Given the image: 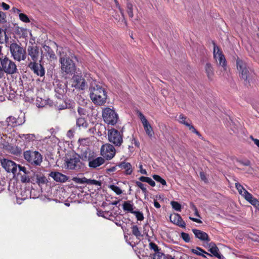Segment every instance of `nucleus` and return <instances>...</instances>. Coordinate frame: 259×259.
<instances>
[{
	"label": "nucleus",
	"instance_id": "nucleus-1",
	"mask_svg": "<svg viewBox=\"0 0 259 259\" xmlns=\"http://www.w3.org/2000/svg\"><path fill=\"white\" fill-rule=\"evenodd\" d=\"M90 98L93 102L97 105L102 106L106 102L107 93L105 88L97 84L91 89Z\"/></svg>",
	"mask_w": 259,
	"mask_h": 259
},
{
	"label": "nucleus",
	"instance_id": "nucleus-2",
	"mask_svg": "<svg viewBox=\"0 0 259 259\" xmlns=\"http://www.w3.org/2000/svg\"><path fill=\"white\" fill-rule=\"evenodd\" d=\"M236 67L240 78L249 84L255 75L253 71L247 65L243 60L239 58L236 59Z\"/></svg>",
	"mask_w": 259,
	"mask_h": 259
},
{
	"label": "nucleus",
	"instance_id": "nucleus-3",
	"mask_svg": "<svg viewBox=\"0 0 259 259\" xmlns=\"http://www.w3.org/2000/svg\"><path fill=\"white\" fill-rule=\"evenodd\" d=\"M9 50L11 57L19 62L25 61L27 58V52L26 48L21 43H17L15 41L11 42L9 46Z\"/></svg>",
	"mask_w": 259,
	"mask_h": 259
},
{
	"label": "nucleus",
	"instance_id": "nucleus-4",
	"mask_svg": "<svg viewBox=\"0 0 259 259\" xmlns=\"http://www.w3.org/2000/svg\"><path fill=\"white\" fill-rule=\"evenodd\" d=\"M65 162L68 169L76 171H83L86 168L85 163L81 161L78 154L74 153L66 158Z\"/></svg>",
	"mask_w": 259,
	"mask_h": 259
},
{
	"label": "nucleus",
	"instance_id": "nucleus-5",
	"mask_svg": "<svg viewBox=\"0 0 259 259\" xmlns=\"http://www.w3.org/2000/svg\"><path fill=\"white\" fill-rule=\"evenodd\" d=\"M23 157L28 163L34 166H40L43 159L42 155L38 151L33 150L24 151Z\"/></svg>",
	"mask_w": 259,
	"mask_h": 259
},
{
	"label": "nucleus",
	"instance_id": "nucleus-6",
	"mask_svg": "<svg viewBox=\"0 0 259 259\" xmlns=\"http://www.w3.org/2000/svg\"><path fill=\"white\" fill-rule=\"evenodd\" d=\"M61 64V69L66 74L72 75L76 71V66L73 61L66 55L61 56L59 59Z\"/></svg>",
	"mask_w": 259,
	"mask_h": 259
},
{
	"label": "nucleus",
	"instance_id": "nucleus-7",
	"mask_svg": "<svg viewBox=\"0 0 259 259\" xmlns=\"http://www.w3.org/2000/svg\"><path fill=\"white\" fill-rule=\"evenodd\" d=\"M0 63L4 73L7 74H13L18 72L17 65L15 62L7 56H0Z\"/></svg>",
	"mask_w": 259,
	"mask_h": 259
},
{
	"label": "nucleus",
	"instance_id": "nucleus-8",
	"mask_svg": "<svg viewBox=\"0 0 259 259\" xmlns=\"http://www.w3.org/2000/svg\"><path fill=\"white\" fill-rule=\"evenodd\" d=\"M104 121L108 124L115 125L118 121V116L115 111L109 107L105 108L102 112Z\"/></svg>",
	"mask_w": 259,
	"mask_h": 259
},
{
	"label": "nucleus",
	"instance_id": "nucleus-9",
	"mask_svg": "<svg viewBox=\"0 0 259 259\" xmlns=\"http://www.w3.org/2000/svg\"><path fill=\"white\" fill-rule=\"evenodd\" d=\"M108 138L110 142L116 146H120L123 142L122 133L115 128L108 130Z\"/></svg>",
	"mask_w": 259,
	"mask_h": 259
},
{
	"label": "nucleus",
	"instance_id": "nucleus-10",
	"mask_svg": "<svg viewBox=\"0 0 259 259\" xmlns=\"http://www.w3.org/2000/svg\"><path fill=\"white\" fill-rule=\"evenodd\" d=\"M101 154L104 159L110 160L115 156V149L110 144L103 145L101 148Z\"/></svg>",
	"mask_w": 259,
	"mask_h": 259
},
{
	"label": "nucleus",
	"instance_id": "nucleus-11",
	"mask_svg": "<svg viewBox=\"0 0 259 259\" xmlns=\"http://www.w3.org/2000/svg\"><path fill=\"white\" fill-rule=\"evenodd\" d=\"M213 57L216 62L219 61L218 64L226 70L227 62L225 56L221 49L213 43Z\"/></svg>",
	"mask_w": 259,
	"mask_h": 259
},
{
	"label": "nucleus",
	"instance_id": "nucleus-12",
	"mask_svg": "<svg viewBox=\"0 0 259 259\" xmlns=\"http://www.w3.org/2000/svg\"><path fill=\"white\" fill-rule=\"evenodd\" d=\"M43 56L41 55L39 63L37 61L30 62L28 67L33 72V73L38 76H43L45 74V70L43 66L40 64L41 61L43 59Z\"/></svg>",
	"mask_w": 259,
	"mask_h": 259
},
{
	"label": "nucleus",
	"instance_id": "nucleus-13",
	"mask_svg": "<svg viewBox=\"0 0 259 259\" xmlns=\"http://www.w3.org/2000/svg\"><path fill=\"white\" fill-rule=\"evenodd\" d=\"M72 86L76 89L84 90L87 86L85 79L81 75H74L72 78Z\"/></svg>",
	"mask_w": 259,
	"mask_h": 259
},
{
	"label": "nucleus",
	"instance_id": "nucleus-14",
	"mask_svg": "<svg viewBox=\"0 0 259 259\" xmlns=\"http://www.w3.org/2000/svg\"><path fill=\"white\" fill-rule=\"evenodd\" d=\"M95 154V153L91 150L88 147H85L84 149H81L80 153L78 154L81 161L85 163V162L88 161L89 162L93 156Z\"/></svg>",
	"mask_w": 259,
	"mask_h": 259
},
{
	"label": "nucleus",
	"instance_id": "nucleus-15",
	"mask_svg": "<svg viewBox=\"0 0 259 259\" xmlns=\"http://www.w3.org/2000/svg\"><path fill=\"white\" fill-rule=\"evenodd\" d=\"M2 165L6 171L15 174L17 171V164L14 161L4 159L2 161Z\"/></svg>",
	"mask_w": 259,
	"mask_h": 259
},
{
	"label": "nucleus",
	"instance_id": "nucleus-16",
	"mask_svg": "<svg viewBox=\"0 0 259 259\" xmlns=\"http://www.w3.org/2000/svg\"><path fill=\"white\" fill-rule=\"evenodd\" d=\"M138 116L140 118L146 134L150 137H152L154 134L152 126L146 119L145 116L141 112H138Z\"/></svg>",
	"mask_w": 259,
	"mask_h": 259
},
{
	"label": "nucleus",
	"instance_id": "nucleus-17",
	"mask_svg": "<svg viewBox=\"0 0 259 259\" xmlns=\"http://www.w3.org/2000/svg\"><path fill=\"white\" fill-rule=\"evenodd\" d=\"M28 55L30 57L32 62L37 61L39 56V48L37 46H29L27 48Z\"/></svg>",
	"mask_w": 259,
	"mask_h": 259
},
{
	"label": "nucleus",
	"instance_id": "nucleus-18",
	"mask_svg": "<svg viewBox=\"0 0 259 259\" xmlns=\"http://www.w3.org/2000/svg\"><path fill=\"white\" fill-rule=\"evenodd\" d=\"M105 162V159L102 157H96L95 154L89 162V166L92 168H96Z\"/></svg>",
	"mask_w": 259,
	"mask_h": 259
},
{
	"label": "nucleus",
	"instance_id": "nucleus-19",
	"mask_svg": "<svg viewBox=\"0 0 259 259\" xmlns=\"http://www.w3.org/2000/svg\"><path fill=\"white\" fill-rule=\"evenodd\" d=\"M192 232L195 235V237L197 238L200 240L207 242L210 241V239L206 233L197 229H192Z\"/></svg>",
	"mask_w": 259,
	"mask_h": 259
},
{
	"label": "nucleus",
	"instance_id": "nucleus-20",
	"mask_svg": "<svg viewBox=\"0 0 259 259\" xmlns=\"http://www.w3.org/2000/svg\"><path fill=\"white\" fill-rule=\"evenodd\" d=\"M4 147L5 149L7 150L10 153L17 156H20L22 153V149L17 146L7 144L4 146Z\"/></svg>",
	"mask_w": 259,
	"mask_h": 259
},
{
	"label": "nucleus",
	"instance_id": "nucleus-21",
	"mask_svg": "<svg viewBox=\"0 0 259 259\" xmlns=\"http://www.w3.org/2000/svg\"><path fill=\"white\" fill-rule=\"evenodd\" d=\"M49 176L58 182L63 183L68 180L66 175L57 171H52L50 173Z\"/></svg>",
	"mask_w": 259,
	"mask_h": 259
},
{
	"label": "nucleus",
	"instance_id": "nucleus-22",
	"mask_svg": "<svg viewBox=\"0 0 259 259\" xmlns=\"http://www.w3.org/2000/svg\"><path fill=\"white\" fill-rule=\"evenodd\" d=\"M207 246L209 248L208 251L210 252L212 256L213 255L219 259L221 258L222 255L219 252L218 247L214 242H211L208 243Z\"/></svg>",
	"mask_w": 259,
	"mask_h": 259
},
{
	"label": "nucleus",
	"instance_id": "nucleus-23",
	"mask_svg": "<svg viewBox=\"0 0 259 259\" xmlns=\"http://www.w3.org/2000/svg\"><path fill=\"white\" fill-rule=\"evenodd\" d=\"M171 222L180 227L185 228L186 223L179 214H174L170 217Z\"/></svg>",
	"mask_w": 259,
	"mask_h": 259
},
{
	"label": "nucleus",
	"instance_id": "nucleus-24",
	"mask_svg": "<svg viewBox=\"0 0 259 259\" xmlns=\"http://www.w3.org/2000/svg\"><path fill=\"white\" fill-rule=\"evenodd\" d=\"M117 166L121 169L125 170L126 175H131L133 172V168L131 164L126 161H122L119 163Z\"/></svg>",
	"mask_w": 259,
	"mask_h": 259
},
{
	"label": "nucleus",
	"instance_id": "nucleus-25",
	"mask_svg": "<svg viewBox=\"0 0 259 259\" xmlns=\"http://www.w3.org/2000/svg\"><path fill=\"white\" fill-rule=\"evenodd\" d=\"M43 49L45 51V55L48 60L52 61L56 59L55 54L51 47L47 45H44Z\"/></svg>",
	"mask_w": 259,
	"mask_h": 259
},
{
	"label": "nucleus",
	"instance_id": "nucleus-26",
	"mask_svg": "<svg viewBox=\"0 0 259 259\" xmlns=\"http://www.w3.org/2000/svg\"><path fill=\"white\" fill-rule=\"evenodd\" d=\"M244 193V198L255 207L258 203L259 201L256 198H254L252 195L247 191H245Z\"/></svg>",
	"mask_w": 259,
	"mask_h": 259
},
{
	"label": "nucleus",
	"instance_id": "nucleus-27",
	"mask_svg": "<svg viewBox=\"0 0 259 259\" xmlns=\"http://www.w3.org/2000/svg\"><path fill=\"white\" fill-rule=\"evenodd\" d=\"M19 137L21 138L24 142V144H28L30 142L33 141L35 139L34 134H20Z\"/></svg>",
	"mask_w": 259,
	"mask_h": 259
},
{
	"label": "nucleus",
	"instance_id": "nucleus-28",
	"mask_svg": "<svg viewBox=\"0 0 259 259\" xmlns=\"http://www.w3.org/2000/svg\"><path fill=\"white\" fill-rule=\"evenodd\" d=\"M205 70L208 79L211 80H212L214 76V70L211 64L207 63L205 66Z\"/></svg>",
	"mask_w": 259,
	"mask_h": 259
},
{
	"label": "nucleus",
	"instance_id": "nucleus-29",
	"mask_svg": "<svg viewBox=\"0 0 259 259\" xmlns=\"http://www.w3.org/2000/svg\"><path fill=\"white\" fill-rule=\"evenodd\" d=\"M76 126L80 128H87L89 126V123L84 118L79 117L76 119Z\"/></svg>",
	"mask_w": 259,
	"mask_h": 259
},
{
	"label": "nucleus",
	"instance_id": "nucleus-30",
	"mask_svg": "<svg viewBox=\"0 0 259 259\" xmlns=\"http://www.w3.org/2000/svg\"><path fill=\"white\" fill-rule=\"evenodd\" d=\"M153 259H175L169 254H165L161 251L153 254Z\"/></svg>",
	"mask_w": 259,
	"mask_h": 259
},
{
	"label": "nucleus",
	"instance_id": "nucleus-31",
	"mask_svg": "<svg viewBox=\"0 0 259 259\" xmlns=\"http://www.w3.org/2000/svg\"><path fill=\"white\" fill-rule=\"evenodd\" d=\"M192 251L193 253L196 255H200L204 257H206L204 254L207 255L208 256H212V255L210 253L207 252L204 249L199 247H197L196 249H193Z\"/></svg>",
	"mask_w": 259,
	"mask_h": 259
},
{
	"label": "nucleus",
	"instance_id": "nucleus-32",
	"mask_svg": "<svg viewBox=\"0 0 259 259\" xmlns=\"http://www.w3.org/2000/svg\"><path fill=\"white\" fill-rule=\"evenodd\" d=\"M133 204L131 203L130 201H124L123 205L122 208L124 211L133 213L135 210L133 209Z\"/></svg>",
	"mask_w": 259,
	"mask_h": 259
},
{
	"label": "nucleus",
	"instance_id": "nucleus-33",
	"mask_svg": "<svg viewBox=\"0 0 259 259\" xmlns=\"http://www.w3.org/2000/svg\"><path fill=\"white\" fill-rule=\"evenodd\" d=\"M126 4V12L128 15V16L130 18H133L134 17L133 5L129 1H127Z\"/></svg>",
	"mask_w": 259,
	"mask_h": 259
},
{
	"label": "nucleus",
	"instance_id": "nucleus-34",
	"mask_svg": "<svg viewBox=\"0 0 259 259\" xmlns=\"http://www.w3.org/2000/svg\"><path fill=\"white\" fill-rule=\"evenodd\" d=\"M131 228L133 234L137 238H139L140 237L142 236L141 233L137 225L133 226Z\"/></svg>",
	"mask_w": 259,
	"mask_h": 259
},
{
	"label": "nucleus",
	"instance_id": "nucleus-35",
	"mask_svg": "<svg viewBox=\"0 0 259 259\" xmlns=\"http://www.w3.org/2000/svg\"><path fill=\"white\" fill-rule=\"evenodd\" d=\"M7 121L8 123V124L12 126H16L17 124H20V123L18 122L17 119L13 116L9 117L7 118Z\"/></svg>",
	"mask_w": 259,
	"mask_h": 259
},
{
	"label": "nucleus",
	"instance_id": "nucleus-36",
	"mask_svg": "<svg viewBox=\"0 0 259 259\" xmlns=\"http://www.w3.org/2000/svg\"><path fill=\"white\" fill-rule=\"evenodd\" d=\"M153 179L157 182H159L163 186L166 185V182L164 179L162 178L160 176L157 175H154L152 176Z\"/></svg>",
	"mask_w": 259,
	"mask_h": 259
},
{
	"label": "nucleus",
	"instance_id": "nucleus-37",
	"mask_svg": "<svg viewBox=\"0 0 259 259\" xmlns=\"http://www.w3.org/2000/svg\"><path fill=\"white\" fill-rule=\"evenodd\" d=\"M235 187L237 189V190H238L239 193L244 197V194H245L244 192H245V191H247V190H245L244 188V187L241 184H240L239 183H235Z\"/></svg>",
	"mask_w": 259,
	"mask_h": 259
},
{
	"label": "nucleus",
	"instance_id": "nucleus-38",
	"mask_svg": "<svg viewBox=\"0 0 259 259\" xmlns=\"http://www.w3.org/2000/svg\"><path fill=\"white\" fill-rule=\"evenodd\" d=\"M187 126L189 127V130L191 131L192 133L196 134L199 138H200L201 139H203L202 136L201 134L195 129V128L194 127V126L191 124H189V123L186 124Z\"/></svg>",
	"mask_w": 259,
	"mask_h": 259
},
{
	"label": "nucleus",
	"instance_id": "nucleus-39",
	"mask_svg": "<svg viewBox=\"0 0 259 259\" xmlns=\"http://www.w3.org/2000/svg\"><path fill=\"white\" fill-rule=\"evenodd\" d=\"M172 207L178 211H181L182 209V206L180 203L177 201H172L170 202Z\"/></svg>",
	"mask_w": 259,
	"mask_h": 259
},
{
	"label": "nucleus",
	"instance_id": "nucleus-40",
	"mask_svg": "<svg viewBox=\"0 0 259 259\" xmlns=\"http://www.w3.org/2000/svg\"><path fill=\"white\" fill-rule=\"evenodd\" d=\"M135 184L137 186L141 189L143 194L146 195L148 193V191L144 184L139 181H136Z\"/></svg>",
	"mask_w": 259,
	"mask_h": 259
},
{
	"label": "nucleus",
	"instance_id": "nucleus-41",
	"mask_svg": "<svg viewBox=\"0 0 259 259\" xmlns=\"http://www.w3.org/2000/svg\"><path fill=\"white\" fill-rule=\"evenodd\" d=\"M109 188H110L113 191H114L117 195H120L122 192L120 188L114 185H111L109 186Z\"/></svg>",
	"mask_w": 259,
	"mask_h": 259
},
{
	"label": "nucleus",
	"instance_id": "nucleus-42",
	"mask_svg": "<svg viewBox=\"0 0 259 259\" xmlns=\"http://www.w3.org/2000/svg\"><path fill=\"white\" fill-rule=\"evenodd\" d=\"M47 180L45 176H40L37 175L36 176V182L38 185L45 184L46 183Z\"/></svg>",
	"mask_w": 259,
	"mask_h": 259
},
{
	"label": "nucleus",
	"instance_id": "nucleus-43",
	"mask_svg": "<svg viewBox=\"0 0 259 259\" xmlns=\"http://www.w3.org/2000/svg\"><path fill=\"white\" fill-rule=\"evenodd\" d=\"M87 179L86 178L83 177L82 178H73V181L78 184H87Z\"/></svg>",
	"mask_w": 259,
	"mask_h": 259
},
{
	"label": "nucleus",
	"instance_id": "nucleus-44",
	"mask_svg": "<svg viewBox=\"0 0 259 259\" xmlns=\"http://www.w3.org/2000/svg\"><path fill=\"white\" fill-rule=\"evenodd\" d=\"M134 214L138 221H143L144 219L143 214L142 212L139 211H134L133 213Z\"/></svg>",
	"mask_w": 259,
	"mask_h": 259
},
{
	"label": "nucleus",
	"instance_id": "nucleus-45",
	"mask_svg": "<svg viewBox=\"0 0 259 259\" xmlns=\"http://www.w3.org/2000/svg\"><path fill=\"white\" fill-rule=\"evenodd\" d=\"M149 248L151 250H153L155 251V253H156L157 252H159L161 251L160 249H159L158 246L153 242H151L149 243Z\"/></svg>",
	"mask_w": 259,
	"mask_h": 259
},
{
	"label": "nucleus",
	"instance_id": "nucleus-46",
	"mask_svg": "<svg viewBox=\"0 0 259 259\" xmlns=\"http://www.w3.org/2000/svg\"><path fill=\"white\" fill-rule=\"evenodd\" d=\"M29 173L24 174L21 176V181L23 183H29L30 182V178L28 176Z\"/></svg>",
	"mask_w": 259,
	"mask_h": 259
},
{
	"label": "nucleus",
	"instance_id": "nucleus-47",
	"mask_svg": "<svg viewBox=\"0 0 259 259\" xmlns=\"http://www.w3.org/2000/svg\"><path fill=\"white\" fill-rule=\"evenodd\" d=\"M19 19L23 22L28 23L30 22V20L28 17L24 13H19Z\"/></svg>",
	"mask_w": 259,
	"mask_h": 259
},
{
	"label": "nucleus",
	"instance_id": "nucleus-48",
	"mask_svg": "<svg viewBox=\"0 0 259 259\" xmlns=\"http://www.w3.org/2000/svg\"><path fill=\"white\" fill-rule=\"evenodd\" d=\"M8 39L6 31L0 28V42H3L4 39Z\"/></svg>",
	"mask_w": 259,
	"mask_h": 259
},
{
	"label": "nucleus",
	"instance_id": "nucleus-49",
	"mask_svg": "<svg viewBox=\"0 0 259 259\" xmlns=\"http://www.w3.org/2000/svg\"><path fill=\"white\" fill-rule=\"evenodd\" d=\"M72 105L70 104H67L66 102H64L62 105L60 104L58 106L59 110L65 109L67 108H72Z\"/></svg>",
	"mask_w": 259,
	"mask_h": 259
},
{
	"label": "nucleus",
	"instance_id": "nucleus-50",
	"mask_svg": "<svg viewBox=\"0 0 259 259\" xmlns=\"http://www.w3.org/2000/svg\"><path fill=\"white\" fill-rule=\"evenodd\" d=\"M237 162L244 166H250L251 162L249 160L245 159L244 160L237 159Z\"/></svg>",
	"mask_w": 259,
	"mask_h": 259
},
{
	"label": "nucleus",
	"instance_id": "nucleus-51",
	"mask_svg": "<svg viewBox=\"0 0 259 259\" xmlns=\"http://www.w3.org/2000/svg\"><path fill=\"white\" fill-rule=\"evenodd\" d=\"M182 238L186 242H189L190 241V237L189 234L185 232H182L181 235Z\"/></svg>",
	"mask_w": 259,
	"mask_h": 259
},
{
	"label": "nucleus",
	"instance_id": "nucleus-52",
	"mask_svg": "<svg viewBox=\"0 0 259 259\" xmlns=\"http://www.w3.org/2000/svg\"><path fill=\"white\" fill-rule=\"evenodd\" d=\"M87 184L101 186V183L96 180L87 179Z\"/></svg>",
	"mask_w": 259,
	"mask_h": 259
},
{
	"label": "nucleus",
	"instance_id": "nucleus-53",
	"mask_svg": "<svg viewBox=\"0 0 259 259\" xmlns=\"http://www.w3.org/2000/svg\"><path fill=\"white\" fill-rule=\"evenodd\" d=\"M179 122L182 123V124H183L185 125H186L188 123V122H187L186 121V119H187V117L184 116L183 114H181L179 115Z\"/></svg>",
	"mask_w": 259,
	"mask_h": 259
},
{
	"label": "nucleus",
	"instance_id": "nucleus-54",
	"mask_svg": "<svg viewBox=\"0 0 259 259\" xmlns=\"http://www.w3.org/2000/svg\"><path fill=\"white\" fill-rule=\"evenodd\" d=\"M77 112L79 115L80 116H84L87 114V111L85 108H82L81 107H78L77 108Z\"/></svg>",
	"mask_w": 259,
	"mask_h": 259
},
{
	"label": "nucleus",
	"instance_id": "nucleus-55",
	"mask_svg": "<svg viewBox=\"0 0 259 259\" xmlns=\"http://www.w3.org/2000/svg\"><path fill=\"white\" fill-rule=\"evenodd\" d=\"M6 15L4 12L0 11V22L2 23H6Z\"/></svg>",
	"mask_w": 259,
	"mask_h": 259
},
{
	"label": "nucleus",
	"instance_id": "nucleus-56",
	"mask_svg": "<svg viewBox=\"0 0 259 259\" xmlns=\"http://www.w3.org/2000/svg\"><path fill=\"white\" fill-rule=\"evenodd\" d=\"M17 167H19V171H23L24 174L30 173L28 170H27L26 168L24 166H21L20 165H17Z\"/></svg>",
	"mask_w": 259,
	"mask_h": 259
},
{
	"label": "nucleus",
	"instance_id": "nucleus-57",
	"mask_svg": "<svg viewBox=\"0 0 259 259\" xmlns=\"http://www.w3.org/2000/svg\"><path fill=\"white\" fill-rule=\"evenodd\" d=\"M250 238L252 241L259 242V236L258 235H252V236L250 237Z\"/></svg>",
	"mask_w": 259,
	"mask_h": 259
},
{
	"label": "nucleus",
	"instance_id": "nucleus-58",
	"mask_svg": "<svg viewBox=\"0 0 259 259\" xmlns=\"http://www.w3.org/2000/svg\"><path fill=\"white\" fill-rule=\"evenodd\" d=\"M250 139H251L254 142V143L259 148V140L254 138L252 136H250Z\"/></svg>",
	"mask_w": 259,
	"mask_h": 259
},
{
	"label": "nucleus",
	"instance_id": "nucleus-59",
	"mask_svg": "<svg viewBox=\"0 0 259 259\" xmlns=\"http://www.w3.org/2000/svg\"><path fill=\"white\" fill-rule=\"evenodd\" d=\"M147 183H148L152 187H154L155 186V182L149 177L148 179Z\"/></svg>",
	"mask_w": 259,
	"mask_h": 259
},
{
	"label": "nucleus",
	"instance_id": "nucleus-60",
	"mask_svg": "<svg viewBox=\"0 0 259 259\" xmlns=\"http://www.w3.org/2000/svg\"><path fill=\"white\" fill-rule=\"evenodd\" d=\"M2 7L5 10H8L10 9L9 5L4 2L2 3Z\"/></svg>",
	"mask_w": 259,
	"mask_h": 259
},
{
	"label": "nucleus",
	"instance_id": "nucleus-61",
	"mask_svg": "<svg viewBox=\"0 0 259 259\" xmlns=\"http://www.w3.org/2000/svg\"><path fill=\"white\" fill-rule=\"evenodd\" d=\"M148 178L149 177H147L141 176L139 178V180L141 182L147 183Z\"/></svg>",
	"mask_w": 259,
	"mask_h": 259
},
{
	"label": "nucleus",
	"instance_id": "nucleus-62",
	"mask_svg": "<svg viewBox=\"0 0 259 259\" xmlns=\"http://www.w3.org/2000/svg\"><path fill=\"white\" fill-rule=\"evenodd\" d=\"M139 168L140 169V172L144 175H147V171L145 169H143V166L142 164H140L139 165Z\"/></svg>",
	"mask_w": 259,
	"mask_h": 259
},
{
	"label": "nucleus",
	"instance_id": "nucleus-63",
	"mask_svg": "<svg viewBox=\"0 0 259 259\" xmlns=\"http://www.w3.org/2000/svg\"><path fill=\"white\" fill-rule=\"evenodd\" d=\"M189 219L191 220H192V221L194 222H196V223H202V221L200 219L194 218H192V217H189Z\"/></svg>",
	"mask_w": 259,
	"mask_h": 259
},
{
	"label": "nucleus",
	"instance_id": "nucleus-64",
	"mask_svg": "<svg viewBox=\"0 0 259 259\" xmlns=\"http://www.w3.org/2000/svg\"><path fill=\"white\" fill-rule=\"evenodd\" d=\"M199 174H200V178L202 180L205 181L207 180L206 177L205 175L204 172H203V171L200 172Z\"/></svg>",
	"mask_w": 259,
	"mask_h": 259
}]
</instances>
